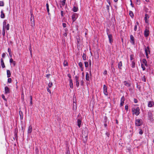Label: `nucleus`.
Returning a JSON list of instances; mask_svg holds the SVG:
<instances>
[{
	"mask_svg": "<svg viewBox=\"0 0 154 154\" xmlns=\"http://www.w3.org/2000/svg\"><path fill=\"white\" fill-rule=\"evenodd\" d=\"M109 6H110V5H107V6H106V9L108 11H109Z\"/></svg>",
	"mask_w": 154,
	"mask_h": 154,
	"instance_id": "nucleus-46",
	"label": "nucleus"
},
{
	"mask_svg": "<svg viewBox=\"0 0 154 154\" xmlns=\"http://www.w3.org/2000/svg\"><path fill=\"white\" fill-rule=\"evenodd\" d=\"M142 64H143L146 66H147V61L145 59H143L142 60Z\"/></svg>",
	"mask_w": 154,
	"mask_h": 154,
	"instance_id": "nucleus-15",
	"label": "nucleus"
},
{
	"mask_svg": "<svg viewBox=\"0 0 154 154\" xmlns=\"http://www.w3.org/2000/svg\"><path fill=\"white\" fill-rule=\"evenodd\" d=\"M61 15L62 16H63V11H61Z\"/></svg>",
	"mask_w": 154,
	"mask_h": 154,
	"instance_id": "nucleus-60",
	"label": "nucleus"
},
{
	"mask_svg": "<svg viewBox=\"0 0 154 154\" xmlns=\"http://www.w3.org/2000/svg\"><path fill=\"white\" fill-rule=\"evenodd\" d=\"M72 19L73 22L75 21L77 18V14H76L74 13L72 15Z\"/></svg>",
	"mask_w": 154,
	"mask_h": 154,
	"instance_id": "nucleus-8",
	"label": "nucleus"
},
{
	"mask_svg": "<svg viewBox=\"0 0 154 154\" xmlns=\"http://www.w3.org/2000/svg\"><path fill=\"white\" fill-rule=\"evenodd\" d=\"M66 154H70V152L69 150L67 151Z\"/></svg>",
	"mask_w": 154,
	"mask_h": 154,
	"instance_id": "nucleus-64",
	"label": "nucleus"
},
{
	"mask_svg": "<svg viewBox=\"0 0 154 154\" xmlns=\"http://www.w3.org/2000/svg\"><path fill=\"white\" fill-rule=\"evenodd\" d=\"M131 66L132 68H134L135 66V63L134 61H133L131 63Z\"/></svg>",
	"mask_w": 154,
	"mask_h": 154,
	"instance_id": "nucleus-31",
	"label": "nucleus"
},
{
	"mask_svg": "<svg viewBox=\"0 0 154 154\" xmlns=\"http://www.w3.org/2000/svg\"><path fill=\"white\" fill-rule=\"evenodd\" d=\"M107 72L106 70H105L104 71V72L103 74L104 75H107Z\"/></svg>",
	"mask_w": 154,
	"mask_h": 154,
	"instance_id": "nucleus-45",
	"label": "nucleus"
},
{
	"mask_svg": "<svg viewBox=\"0 0 154 154\" xmlns=\"http://www.w3.org/2000/svg\"><path fill=\"white\" fill-rule=\"evenodd\" d=\"M8 52L9 53H11V49L10 48H8Z\"/></svg>",
	"mask_w": 154,
	"mask_h": 154,
	"instance_id": "nucleus-55",
	"label": "nucleus"
},
{
	"mask_svg": "<svg viewBox=\"0 0 154 154\" xmlns=\"http://www.w3.org/2000/svg\"><path fill=\"white\" fill-rule=\"evenodd\" d=\"M1 17L2 18H5V14L4 13L3 11H1Z\"/></svg>",
	"mask_w": 154,
	"mask_h": 154,
	"instance_id": "nucleus-23",
	"label": "nucleus"
},
{
	"mask_svg": "<svg viewBox=\"0 0 154 154\" xmlns=\"http://www.w3.org/2000/svg\"><path fill=\"white\" fill-rule=\"evenodd\" d=\"M134 102L135 103H137V100L136 99H134Z\"/></svg>",
	"mask_w": 154,
	"mask_h": 154,
	"instance_id": "nucleus-54",
	"label": "nucleus"
},
{
	"mask_svg": "<svg viewBox=\"0 0 154 154\" xmlns=\"http://www.w3.org/2000/svg\"><path fill=\"white\" fill-rule=\"evenodd\" d=\"M154 104V102L152 101H150L149 102L148 104V106L149 107H151L153 106Z\"/></svg>",
	"mask_w": 154,
	"mask_h": 154,
	"instance_id": "nucleus-13",
	"label": "nucleus"
},
{
	"mask_svg": "<svg viewBox=\"0 0 154 154\" xmlns=\"http://www.w3.org/2000/svg\"><path fill=\"white\" fill-rule=\"evenodd\" d=\"M145 51L146 53V56L147 58H148V54L150 53L149 47H147L146 48V47L145 48Z\"/></svg>",
	"mask_w": 154,
	"mask_h": 154,
	"instance_id": "nucleus-5",
	"label": "nucleus"
},
{
	"mask_svg": "<svg viewBox=\"0 0 154 154\" xmlns=\"http://www.w3.org/2000/svg\"><path fill=\"white\" fill-rule=\"evenodd\" d=\"M88 62H89V65H91V60H89V61H88Z\"/></svg>",
	"mask_w": 154,
	"mask_h": 154,
	"instance_id": "nucleus-59",
	"label": "nucleus"
},
{
	"mask_svg": "<svg viewBox=\"0 0 154 154\" xmlns=\"http://www.w3.org/2000/svg\"><path fill=\"white\" fill-rule=\"evenodd\" d=\"M53 85L52 83V82H50L48 84V87L49 88L51 87Z\"/></svg>",
	"mask_w": 154,
	"mask_h": 154,
	"instance_id": "nucleus-37",
	"label": "nucleus"
},
{
	"mask_svg": "<svg viewBox=\"0 0 154 154\" xmlns=\"http://www.w3.org/2000/svg\"><path fill=\"white\" fill-rule=\"evenodd\" d=\"M133 56L132 55H131V60H132L133 59Z\"/></svg>",
	"mask_w": 154,
	"mask_h": 154,
	"instance_id": "nucleus-62",
	"label": "nucleus"
},
{
	"mask_svg": "<svg viewBox=\"0 0 154 154\" xmlns=\"http://www.w3.org/2000/svg\"><path fill=\"white\" fill-rule=\"evenodd\" d=\"M141 66L143 70H145L146 69V68L145 67V66L143 64H141Z\"/></svg>",
	"mask_w": 154,
	"mask_h": 154,
	"instance_id": "nucleus-29",
	"label": "nucleus"
},
{
	"mask_svg": "<svg viewBox=\"0 0 154 154\" xmlns=\"http://www.w3.org/2000/svg\"><path fill=\"white\" fill-rule=\"evenodd\" d=\"M6 29L8 30H9V27H10L9 24H7V25H6Z\"/></svg>",
	"mask_w": 154,
	"mask_h": 154,
	"instance_id": "nucleus-35",
	"label": "nucleus"
},
{
	"mask_svg": "<svg viewBox=\"0 0 154 154\" xmlns=\"http://www.w3.org/2000/svg\"><path fill=\"white\" fill-rule=\"evenodd\" d=\"M85 67H87L88 66V63L87 62H85Z\"/></svg>",
	"mask_w": 154,
	"mask_h": 154,
	"instance_id": "nucleus-34",
	"label": "nucleus"
},
{
	"mask_svg": "<svg viewBox=\"0 0 154 154\" xmlns=\"http://www.w3.org/2000/svg\"><path fill=\"white\" fill-rule=\"evenodd\" d=\"M88 134V130L87 129H85V130L82 131V137L83 141L85 143L86 142L87 140Z\"/></svg>",
	"mask_w": 154,
	"mask_h": 154,
	"instance_id": "nucleus-1",
	"label": "nucleus"
},
{
	"mask_svg": "<svg viewBox=\"0 0 154 154\" xmlns=\"http://www.w3.org/2000/svg\"><path fill=\"white\" fill-rule=\"evenodd\" d=\"M82 123V121L80 119H78L77 120L78 126L79 128H80Z\"/></svg>",
	"mask_w": 154,
	"mask_h": 154,
	"instance_id": "nucleus-14",
	"label": "nucleus"
},
{
	"mask_svg": "<svg viewBox=\"0 0 154 154\" xmlns=\"http://www.w3.org/2000/svg\"><path fill=\"white\" fill-rule=\"evenodd\" d=\"M142 80L144 82H145L146 81V79L145 78V76H144L142 78Z\"/></svg>",
	"mask_w": 154,
	"mask_h": 154,
	"instance_id": "nucleus-38",
	"label": "nucleus"
},
{
	"mask_svg": "<svg viewBox=\"0 0 154 154\" xmlns=\"http://www.w3.org/2000/svg\"><path fill=\"white\" fill-rule=\"evenodd\" d=\"M63 65L64 66H67L68 65V63L67 61H64L63 62Z\"/></svg>",
	"mask_w": 154,
	"mask_h": 154,
	"instance_id": "nucleus-36",
	"label": "nucleus"
},
{
	"mask_svg": "<svg viewBox=\"0 0 154 154\" xmlns=\"http://www.w3.org/2000/svg\"><path fill=\"white\" fill-rule=\"evenodd\" d=\"M6 21H4L3 22V28H6Z\"/></svg>",
	"mask_w": 154,
	"mask_h": 154,
	"instance_id": "nucleus-33",
	"label": "nucleus"
},
{
	"mask_svg": "<svg viewBox=\"0 0 154 154\" xmlns=\"http://www.w3.org/2000/svg\"><path fill=\"white\" fill-rule=\"evenodd\" d=\"M31 17L30 18V21L31 23V26L32 27H33L35 26V21L34 16L32 14V11H30Z\"/></svg>",
	"mask_w": 154,
	"mask_h": 154,
	"instance_id": "nucleus-3",
	"label": "nucleus"
},
{
	"mask_svg": "<svg viewBox=\"0 0 154 154\" xmlns=\"http://www.w3.org/2000/svg\"><path fill=\"white\" fill-rule=\"evenodd\" d=\"M47 91L49 92L50 94L51 93V91L48 88L47 89Z\"/></svg>",
	"mask_w": 154,
	"mask_h": 154,
	"instance_id": "nucleus-56",
	"label": "nucleus"
},
{
	"mask_svg": "<svg viewBox=\"0 0 154 154\" xmlns=\"http://www.w3.org/2000/svg\"><path fill=\"white\" fill-rule=\"evenodd\" d=\"M149 18V15L147 14H146L145 15L144 20L146 23H147L148 22V19Z\"/></svg>",
	"mask_w": 154,
	"mask_h": 154,
	"instance_id": "nucleus-10",
	"label": "nucleus"
},
{
	"mask_svg": "<svg viewBox=\"0 0 154 154\" xmlns=\"http://www.w3.org/2000/svg\"><path fill=\"white\" fill-rule=\"evenodd\" d=\"M66 1V0H63L61 2V4L62 5L64 6L65 5Z\"/></svg>",
	"mask_w": 154,
	"mask_h": 154,
	"instance_id": "nucleus-30",
	"label": "nucleus"
},
{
	"mask_svg": "<svg viewBox=\"0 0 154 154\" xmlns=\"http://www.w3.org/2000/svg\"><path fill=\"white\" fill-rule=\"evenodd\" d=\"M4 5V2L3 1H0V6H3Z\"/></svg>",
	"mask_w": 154,
	"mask_h": 154,
	"instance_id": "nucleus-32",
	"label": "nucleus"
},
{
	"mask_svg": "<svg viewBox=\"0 0 154 154\" xmlns=\"http://www.w3.org/2000/svg\"><path fill=\"white\" fill-rule=\"evenodd\" d=\"M124 85L126 86H130V84L126 81L124 82Z\"/></svg>",
	"mask_w": 154,
	"mask_h": 154,
	"instance_id": "nucleus-28",
	"label": "nucleus"
},
{
	"mask_svg": "<svg viewBox=\"0 0 154 154\" xmlns=\"http://www.w3.org/2000/svg\"><path fill=\"white\" fill-rule=\"evenodd\" d=\"M11 79L10 78H8V82L9 83H11Z\"/></svg>",
	"mask_w": 154,
	"mask_h": 154,
	"instance_id": "nucleus-41",
	"label": "nucleus"
},
{
	"mask_svg": "<svg viewBox=\"0 0 154 154\" xmlns=\"http://www.w3.org/2000/svg\"><path fill=\"white\" fill-rule=\"evenodd\" d=\"M107 2H108V3H109V5H110V6H111V3H110V1L109 0H107Z\"/></svg>",
	"mask_w": 154,
	"mask_h": 154,
	"instance_id": "nucleus-57",
	"label": "nucleus"
},
{
	"mask_svg": "<svg viewBox=\"0 0 154 154\" xmlns=\"http://www.w3.org/2000/svg\"><path fill=\"white\" fill-rule=\"evenodd\" d=\"M142 123L143 121L141 119H138L135 120V125L136 126H140L142 124Z\"/></svg>",
	"mask_w": 154,
	"mask_h": 154,
	"instance_id": "nucleus-4",
	"label": "nucleus"
},
{
	"mask_svg": "<svg viewBox=\"0 0 154 154\" xmlns=\"http://www.w3.org/2000/svg\"><path fill=\"white\" fill-rule=\"evenodd\" d=\"M130 42L132 44L134 45V37L133 36V35H131L130 36Z\"/></svg>",
	"mask_w": 154,
	"mask_h": 154,
	"instance_id": "nucleus-9",
	"label": "nucleus"
},
{
	"mask_svg": "<svg viewBox=\"0 0 154 154\" xmlns=\"http://www.w3.org/2000/svg\"><path fill=\"white\" fill-rule=\"evenodd\" d=\"M143 131L141 130H140L139 132V133L140 134H143Z\"/></svg>",
	"mask_w": 154,
	"mask_h": 154,
	"instance_id": "nucleus-53",
	"label": "nucleus"
},
{
	"mask_svg": "<svg viewBox=\"0 0 154 154\" xmlns=\"http://www.w3.org/2000/svg\"><path fill=\"white\" fill-rule=\"evenodd\" d=\"M75 78L76 81V85L77 87H78L79 86V77L77 75H76L75 76Z\"/></svg>",
	"mask_w": 154,
	"mask_h": 154,
	"instance_id": "nucleus-7",
	"label": "nucleus"
},
{
	"mask_svg": "<svg viewBox=\"0 0 154 154\" xmlns=\"http://www.w3.org/2000/svg\"><path fill=\"white\" fill-rule=\"evenodd\" d=\"M124 103V102H121V103L120 104V106H123V104Z\"/></svg>",
	"mask_w": 154,
	"mask_h": 154,
	"instance_id": "nucleus-48",
	"label": "nucleus"
},
{
	"mask_svg": "<svg viewBox=\"0 0 154 154\" xmlns=\"http://www.w3.org/2000/svg\"><path fill=\"white\" fill-rule=\"evenodd\" d=\"M78 10V8L77 7H74L73 8V11L75 12H77V11Z\"/></svg>",
	"mask_w": 154,
	"mask_h": 154,
	"instance_id": "nucleus-25",
	"label": "nucleus"
},
{
	"mask_svg": "<svg viewBox=\"0 0 154 154\" xmlns=\"http://www.w3.org/2000/svg\"><path fill=\"white\" fill-rule=\"evenodd\" d=\"M69 86L70 88H73V83L72 82V80L71 79L70 80Z\"/></svg>",
	"mask_w": 154,
	"mask_h": 154,
	"instance_id": "nucleus-22",
	"label": "nucleus"
},
{
	"mask_svg": "<svg viewBox=\"0 0 154 154\" xmlns=\"http://www.w3.org/2000/svg\"><path fill=\"white\" fill-rule=\"evenodd\" d=\"M144 35L146 37H147L149 35V31L148 29H146L144 31Z\"/></svg>",
	"mask_w": 154,
	"mask_h": 154,
	"instance_id": "nucleus-11",
	"label": "nucleus"
},
{
	"mask_svg": "<svg viewBox=\"0 0 154 154\" xmlns=\"http://www.w3.org/2000/svg\"><path fill=\"white\" fill-rule=\"evenodd\" d=\"M86 79L87 81H89V74L88 72L86 73Z\"/></svg>",
	"mask_w": 154,
	"mask_h": 154,
	"instance_id": "nucleus-20",
	"label": "nucleus"
},
{
	"mask_svg": "<svg viewBox=\"0 0 154 154\" xmlns=\"http://www.w3.org/2000/svg\"><path fill=\"white\" fill-rule=\"evenodd\" d=\"M129 15H130V16L131 17H134V14L131 11H129Z\"/></svg>",
	"mask_w": 154,
	"mask_h": 154,
	"instance_id": "nucleus-26",
	"label": "nucleus"
},
{
	"mask_svg": "<svg viewBox=\"0 0 154 154\" xmlns=\"http://www.w3.org/2000/svg\"><path fill=\"white\" fill-rule=\"evenodd\" d=\"M12 63H13L14 66H15V65H16L15 62V61H14Z\"/></svg>",
	"mask_w": 154,
	"mask_h": 154,
	"instance_id": "nucleus-61",
	"label": "nucleus"
},
{
	"mask_svg": "<svg viewBox=\"0 0 154 154\" xmlns=\"http://www.w3.org/2000/svg\"><path fill=\"white\" fill-rule=\"evenodd\" d=\"M79 66L81 67H82V62H80L79 63Z\"/></svg>",
	"mask_w": 154,
	"mask_h": 154,
	"instance_id": "nucleus-40",
	"label": "nucleus"
},
{
	"mask_svg": "<svg viewBox=\"0 0 154 154\" xmlns=\"http://www.w3.org/2000/svg\"><path fill=\"white\" fill-rule=\"evenodd\" d=\"M125 101V97L124 96L122 97L121 99V102H124Z\"/></svg>",
	"mask_w": 154,
	"mask_h": 154,
	"instance_id": "nucleus-39",
	"label": "nucleus"
},
{
	"mask_svg": "<svg viewBox=\"0 0 154 154\" xmlns=\"http://www.w3.org/2000/svg\"><path fill=\"white\" fill-rule=\"evenodd\" d=\"M137 25H135V26H134V30L135 31H136L137 30Z\"/></svg>",
	"mask_w": 154,
	"mask_h": 154,
	"instance_id": "nucleus-50",
	"label": "nucleus"
},
{
	"mask_svg": "<svg viewBox=\"0 0 154 154\" xmlns=\"http://www.w3.org/2000/svg\"><path fill=\"white\" fill-rule=\"evenodd\" d=\"M2 97L3 99L5 100H6V99L5 98V97L3 94H2Z\"/></svg>",
	"mask_w": 154,
	"mask_h": 154,
	"instance_id": "nucleus-51",
	"label": "nucleus"
},
{
	"mask_svg": "<svg viewBox=\"0 0 154 154\" xmlns=\"http://www.w3.org/2000/svg\"><path fill=\"white\" fill-rule=\"evenodd\" d=\"M125 109L126 110H127L128 109V106H125Z\"/></svg>",
	"mask_w": 154,
	"mask_h": 154,
	"instance_id": "nucleus-52",
	"label": "nucleus"
},
{
	"mask_svg": "<svg viewBox=\"0 0 154 154\" xmlns=\"http://www.w3.org/2000/svg\"><path fill=\"white\" fill-rule=\"evenodd\" d=\"M14 61H13V59L12 58H11L10 60V63H12Z\"/></svg>",
	"mask_w": 154,
	"mask_h": 154,
	"instance_id": "nucleus-49",
	"label": "nucleus"
},
{
	"mask_svg": "<svg viewBox=\"0 0 154 154\" xmlns=\"http://www.w3.org/2000/svg\"><path fill=\"white\" fill-rule=\"evenodd\" d=\"M28 133H30L32 131V127L31 126H29L28 129Z\"/></svg>",
	"mask_w": 154,
	"mask_h": 154,
	"instance_id": "nucleus-16",
	"label": "nucleus"
},
{
	"mask_svg": "<svg viewBox=\"0 0 154 154\" xmlns=\"http://www.w3.org/2000/svg\"><path fill=\"white\" fill-rule=\"evenodd\" d=\"M122 61H120L119 62L118 65V68L119 69H122Z\"/></svg>",
	"mask_w": 154,
	"mask_h": 154,
	"instance_id": "nucleus-19",
	"label": "nucleus"
},
{
	"mask_svg": "<svg viewBox=\"0 0 154 154\" xmlns=\"http://www.w3.org/2000/svg\"><path fill=\"white\" fill-rule=\"evenodd\" d=\"M140 109L138 107H134L132 109V112L133 114H134L136 116L138 115L139 113Z\"/></svg>",
	"mask_w": 154,
	"mask_h": 154,
	"instance_id": "nucleus-2",
	"label": "nucleus"
},
{
	"mask_svg": "<svg viewBox=\"0 0 154 154\" xmlns=\"http://www.w3.org/2000/svg\"><path fill=\"white\" fill-rule=\"evenodd\" d=\"M63 26L64 28L66 27V23H63Z\"/></svg>",
	"mask_w": 154,
	"mask_h": 154,
	"instance_id": "nucleus-47",
	"label": "nucleus"
},
{
	"mask_svg": "<svg viewBox=\"0 0 154 154\" xmlns=\"http://www.w3.org/2000/svg\"><path fill=\"white\" fill-rule=\"evenodd\" d=\"M46 7H47V11L48 12V13H49V5L48 3L46 4Z\"/></svg>",
	"mask_w": 154,
	"mask_h": 154,
	"instance_id": "nucleus-27",
	"label": "nucleus"
},
{
	"mask_svg": "<svg viewBox=\"0 0 154 154\" xmlns=\"http://www.w3.org/2000/svg\"><path fill=\"white\" fill-rule=\"evenodd\" d=\"M5 28H3V35L4 36L5 34Z\"/></svg>",
	"mask_w": 154,
	"mask_h": 154,
	"instance_id": "nucleus-44",
	"label": "nucleus"
},
{
	"mask_svg": "<svg viewBox=\"0 0 154 154\" xmlns=\"http://www.w3.org/2000/svg\"><path fill=\"white\" fill-rule=\"evenodd\" d=\"M1 64L2 68H4L5 67L3 59L2 58L1 59Z\"/></svg>",
	"mask_w": 154,
	"mask_h": 154,
	"instance_id": "nucleus-17",
	"label": "nucleus"
},
{
	"mask_svg": "<svg viewBox=\"0 0 154 154\" xmlns=\"http://www.w3.org/2000/svg\"><path fill=\"white\" fill-rule=\"evenodd\" d=\"M82 57L84 60H86V55L85 53L83 54Z\"/></svg>",
	"mask_w": 154,
	"mask_h": 154,
	"instance_id": "nucleus-24",
	"label": "nucleus"
},
{
	"mask_svg": "<svg viewBox=\"0 0 154 154\" xmlns=\"http://www.w3.org/2000/svg\"><path fill=\"white\" fill-rule=\"evenodd\" d=\"M68 77L69 78H71V75H70V74H68Z\"/></svg>",
	"mask_w": 154,
	"mask_h": 154,
	"instance_id": "nucleus-63",
	"label": "nucleus"
},
{
	"mask_svg": "<svg viewBox=\"0 0 154 154\" xmlns=\"http://www.w3.org/2000/svg\"><path fill=\"white\" fill-rule=\"evenodd\" d=\"M19 112L20 117H21L22 116L23 117V115L22 112L21 111H20Z\"/></svg>",
	"mask_w": 154,
	"mask_h": 154,
	"instance_id": "nucleus-42",
	"label": "nucleus"
},
{
	"mask_svg": "<svg viewBox=\"0 0 154 154\" xmlns=\"http://www.w3.org/2000/svg\"><path fill=\"white\" fill-rule=\"evenodd\" d=\"M7 77L8 78L10 77L11 76V75L10 71L9 70H7Z\"/></svg>",
	"mask_w": 154,
	"mask_h": 154,
	"instance_id": "nucleus-21",
	"label": "nucleus"
},
{
	"mask_svg": "<svg viewBox=\"0 0 154 154\" xmlns=\"http://www.w3.org/2000/svg\"><path fill=\"white\" fill-rule=\"evenodd\" d=\"M5 93L6 94L9 93V89L7 86L5 87Z\"/></svg>",
	"mask_w": 154,
	"mask_h": 154,
	"instance_id": "nucleus-18",
	"label": "nucleus"
},
{
	"mask_svg": "<svg viewBox=\"0 0 154 154\" xmlns=\"http://www.w3.org/2000/svg\"><path fill=\"white\" fill-rule=\"evenodd\" d=\"M30 104H32V96H30Z\"/></svg>",
	"mask_w": 154,
	"mask_h": 154,
	"instance_id": "nucleus-43",
	"label": "nucleus"
},
{
	"mask_svg": "<svg viewBox=\"0 0 154 154\" xmlns=\"http://www.w3.org/2000/svg\"><path fill=\"white\" fill-rule=\"evenodd\" d=\"M103 93L104 94L107 96L108 94V93L107 91V88L105 85H104L103 86Z\"/></svg>",
	"mask_w": 154,
	"mask_h": 154,
	"instance_id": "nucleus-6",
	"label": "nucleus"
},
{
	"mask_svg": "<svg viewBox=\"0 0 154 154\" xmlns=\"http://www.w3.org/2000/svg\"><path fill=\"white\" fill-rule=\"evenodd\" d=\"M5 53H3L2 54V57L4 58L5 56Z\"/></svg>",
	"mask_w": 154,
	"mask_h": 154,
	"instance_id": "nucleus-58",
	"label": "nucleus"
},
{
	"mask_svg": "<svg viewBox=\"0 0 154 154\" xmlns=\"http://www.w3.org/2000/svg\"><path fill=\"white\" fill-rule=\"evenodd\" d=\"M108 36L109 39V41L110 43H112L113 42L112 35L111 34L108 35Z\"/></svg>",
	"mask_w": 154,
	"mask_h": 154,
	"instance_id": "nucleus-12",
	"label": "nucleus"
}]
</instances>
